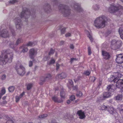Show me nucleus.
<instances>
[{"label":"nucleus","mask_w":123,"mask_h":123,"mask_svg":"<svg viewBox=\"0 0 123 123\" xmlns=\"http://www.w3.org/2000/svg\"><path fill=\"white\" fill-rule=\"evenodd\" d=\"M37 44V42H29L26 44V46H33Z\"/></svg>","instance_id":"nucleus-24"},{"label":"nucleus","mask_w":123,"mask_h":123,"mask_svg":"<svg viewBox=\"0 0 123 123\" xmlns=\"http://www.w3.org/2000/svg\"><path fill=\"white\" fill-rule=\"evenodd\" d=\"M75 99V96L74 95H72L70 97V99L71 101H73Z\"/></svg>","instance_id":"nucleus-44"},{"label":"nucleus","mask_w":123,"mask_h":123,"mask_svg":"<svg viewBox=\"0 0 123 123\" xmlns=\"http://www.w3.org/2000/svg\"><path fill=\"white\" fill-rule=\"evenodd\" d=\"M47 116L46 114H43L42 115H40L39 116V117L40 118H43L44 117H46Z\"/></svg>","instance_id":"nucleus-46"},{"label":"nucleus","mask_w":123,"mask_h":123,"mask_svg":"<svg viewBox=\"0 0 123 123\" xmlns=\"http://www.w3.org/2000/svg\"><path fill=\"white\" fill-rule=\"evenodd\" d=\"M44 9L45 11L47 13H49L51 11L50 6L48 4H46L45 5Z\"/></svg>","instance_id":"nucleus-17"},{"label":"nucleus","mask_w":123,"mask_h":123,"mask_svg":"<svg viewBox=\"0 0 123 123\" xmlns=\"http://www.w3.org/2000/svg\"><path fill=\"white\" fill-rule=\"evenodd\" d=\"M22 47L23 48L22 50L21 51L22 52L25 53L27 52L28 51V49L27 47Z\"/></svg>","instance_id":"nucleus-33"},{"label":"nucleus","mask_w":123,"mask_h":123,"mask_svg":"<svg viewBox=\"0 0 123 123\" xmlns=\"http://www.w3.org/2000/svg\"><path fill=\"white\" fill-rule=\"evenodd\" d=\"M54 52V51L52 49H50V50L49 53V55H50L51 54H53Z\"/></svg>","instance_id":"nucleus-41"},{"label":"nucleus","mask_w":123,"mask_h":123,"mask_svg":"<svg viewBox=\"0 0 123 123\" xmlns=\"http://www.w3.org/2000/svg\"><path fill=\"white\" fill-rule=\"evenodd\" d=\"M55 62V61L54 59L52 58L51 59L50 61L48 62V64L50 65L54 63Z\"/></svg>","instance_id":"nucleus-32"},{"label":"nucleus","mask_w":123,"mask_h":123,"mask_svg":"<svg viewBox=\"0 0 123 123\" xmlns=\"http://www.w3.org/2000/svg\"><path fill=\"white\" fill-rule=\"evenodd\" d=\"M75 58H72L71 59V62L72 63L74 60H75Z\"/></svg>","instance_id":"nucleus-60"},{"label":"nucleus","mask_w":123,"mask_h":123,"mask_svg":"<svg viewBox=\"0 0 123 123\" xmlns=\"http://www.w3.org/2000/svg\"><path fill=\"white\" fill-rule=\"evenodd\" d=\"M33 84L31 83H29L27 85V90H29L31 89L32 87Z\"/></svg>","instance_id":"nucleus-29"},{"label":"nucleus","mask_w":123,"mask_h":123,"mask_svg":"<svg viewBox=\"0 0 123 123\" xmlns=\"http://www.w3.org/2000/svg\"><path fill=\"white\" fill-rule=\"evenodd\" d=\"M52 77L51 75L48 74H47L45 77H42L41 78L40 80L42 82H44L47 80H49L51 79Z\"/></svg>","instance_id":"nucleus-13"},{"label":"nucleus","mask_w":123,"mask_h":123,"mask_svg":"<svg viewBox=\"0 0 123 123\" xmlns=\"http://www.w3.org/2000/svg\"><path fill=\"white\" fill-rule=\"evenodd\" d=\"M122 44L121 41L113 40L111 42V47L113 49L116 50L120 48Z\"/></svg>","instance_id":"nucleus-4"},{"label":"nucleus","mask_w":123,"mask_h":123,"mask_svg":"<svg viewBox=\"0 0 123 123\" xmlns=\"http://www.w3.org/2000/svg\"><path fill=\"white\" fill-rule=\"evenodd\" d=\"M116 86L119 88L122 89L123 88V80L119 79L116 82Z\"/></svg>","instance_id":"nucleus-12"},{"label":"nucleus","mask_w":123,"mask_h":123,"mask_svg":"<svg viewBox=\"0 0 123 123\" xmlns=\"http://www.w3.org/2000/svg\"><path fill=\"white\" fill-rule=\"evenodd\" d=\"M29 56L30 58L33 60L34 61V56L36 55L37 53V51L34 49L32 48L30 49L29 51Z\"/></svg>","instance_id":"nucleus-9"},{"label":"nucleus","mask_w":123,"mask_h":123,"mask_svg":"<svg viewBox=\"0 0 123 123\" xmlns=\"http://www.w3.org/2000/svg\"><path fill=\"white\" fill-rule=\"evenodd\" d=\"M59 9V11L61 12L64 16H67L70 15V10L68 6L61 5L60 6Z\"/></svg>","instance_id":"nucleus-3"},{"label":"nucleus","mask_w":123,"mask_h":123,"mask_svg":"<svg viewBox=\"0 0 123 123\" xmlns=\"http://www.w3.org/2000/svg\"><path fill=\"white\" fill-rule=\"evenodd\" d=\"M74 7L78 11L80 12L82 11V9L80 5H78V4H76L74 5Z\"/></svg>","instance_id":"nucleus-23"},{"label":"nucleus","mask_w":123,"mask_h":123,"mask_svg":"<svg viewBox=\"0 0 123 123\" xmlns=\"http://www.w3.org/2000/svg\"><path fill=\"white\" fill-rule=\"evenodd\" d=\"M102 55L103 56V58L105 59H108L110 58V55L109 54L105 51H102Z\"/></svg>","instance_id":"nucleus-16"},{"label":"nucleus","mask_w":123,"mask_h":123,"mask_svg":"<svg viewBox=\"0 0 123 123\" xmlns=\"http://www.w3.org/2000/svg\"><path fill=\"white\" fill-rule=\"evenodd\" d=\"M111 96V94L110 92H105L103 93L102 96L99 97V100H104L110 97Z\"/></svg>","instance_id":"nucleus-7"},{"label":"nucleus","mask_w":123,"mask_h":123,"mask_svg":"<svg viewBox=\"0 0 123 123\" xmlns=\"http://www.w3.org/2000/svg\"><path fill=\"white\" fill-rule=\"evenodd\" d=\"M52 99L55 102H58L59 103H61L63 102V100L62 99L61 100H58L57 97L54 96L52 98Z\"/></svg>","instance_id":"nucleus-21"},{"label":"nucleus","mask_w":123,"mask_h":123,"mask_svg":"<svg viewBox=\"0 0 123 123\" xmlns=\"http://www.w3.org/2000/svg\"><path fill=\"white\" fill-rule=\"evenodd\" d=\"M57 76L60 79H62L65 78L67 76V75L66 73L62 72L60 74L58 75Z\"/></svg>","instance_id":"nucleus-20"},{"label":"nucleus","mask_w":123,"mask_h":123,"mask_svg":"<svg viewBox=\"0 0 123 123\" xmlns=\"http://www.w3.org/2000/svg\"><path fill=\"white\" fill-rule=\"evenodd\" d=\"M61 34H63L65 32V28H62L61 30Z\"/></svg>","instance_id":"nucleus-42"},{"label":"nucleus","mask_w":123,"mask_h":123,"mask_svg":"<svg viewBox=\"0 0 123 123\" xmlns=\"http://www.w3.org/2000/svg\"><path fill=\"white\" fill-rule=\"evenodd\" d=\"M119 32L120 35H121L122 34H123V28H120L119 29Z\"/></svg>","instance_id":"nucleus-35"},{"label":"nucleus","mask_w":123,"mask_h":123,"mask_svg":"<svg viewBox=\"0 0 123 123\" xmlns=\"http://www.w3.org/2000/svg\"><path fill=\"white\" fill-rule=\"evenodd\" d=\"M2 103L3 104H6L7 103V102L6 100H4L3 101Z\"/></svg>","instance_id":"nucleus-61"},{"label":"nucleus","mask_w":123,"mask_h":123,"mask_svg":"<svg viewBox=\"0 0 123 123\" xmlns=\"http://www.w3.org/2000/svg\"><path fill=\"white\" fill-rule=\"evenodd\" d=\"M18 74L20 75L23 76L25 73V69L23 66L20 65L19 68L17 69Z\"/></svg>","instance_id":"nucleus-10"},{"label":"nucleus","mask_w":123,"mask_h":123,"mask_svg":"<svg viewBox=\"0 0 123 123\" xmlns=\"http://www.w3.org/2000/svg\"><path fill=\"white\" fill-rule=\"evenodd\" d=\"M116 61L118 63H123V54H120L117 55Z\"/></svg>","instance_id":"nucleus-11"},{"label":"nucleus","mask_w":123,"mask_h":123,"mask_svg":"<svg viewBox=\"0 0 123 123\" xmlns=\"http://www.w3.org/2000/svg\"><path fill=\"white\" fill-rule=\"evenodd\" d=\"M94 10H96L98 9L99 8V7L98 5H96L94 6Z\"/></svg>","instance_id":"nucleus-43"},{"label":"nucleus","mask_w":123,"mask_h":123,"mask_svg":"<svg viewBox=\"0 0 123 123\" xmlns=\"http://www.w3.org/2000/svg\"><path fill=\"white\" fill-rule=\"evenodd\" d=\"M6 123H14V121L9 118L7 120Z\"/></svg>","instance_id":"nucleus-34"},{"label":"nucleus","mask_w":123,"mask_h":123,"mask_svg":"<svg viewBox=\"0 0 123 123\" xmlns=\"http://www.w3.org/2000/svg\"><path fill=\"white\" fill-rule=\"evenodd\" d=\"M116 76L115 77L114 76H113L111 78V79L113 78V79L115 81H116L117 80H119V79L121 76V74L119 73H116Z\"/></svg>","instance_id":"nucleus-18"},{"label":"nucleus","mask_w":123,"mask_h":123,"mask_svg":"<svg viewBox=\"0 0 123 123\" xmlns=\"http://www.w3.org/2000/svg\"><path fill=\"white\" fill-rule=\"evenodd\" d=\"M122 98V94H118L115 97V99L117 100H121Z\"/></svg>","instance_id":"nucleus-25"},{"label":"nucleus","mask_w":123,"mask_h":123,"mask_svg":"<svg viewBox=\"0 0 123 123\" xmlns=\"http://www.w3.org/2000/svg\"><path fill=\"white\" fill-rule=\"evenodd\" d=\"M6 78V76L5 75H3L2 76V80H4Z\"/></svg>","instance_id":"nucleus-57"},{"label":"nucleus","mask_w":123,"mask_h":123,"mask_svg":"<svg viewBox=\"0 0 123 123\" xmlns=\"http://www.w3.org/2000/svg\"><path fill=\"white\" fill-rule=\"evenodd\" d=\"M83 95L82 92L80 91H78L77 92L76 96L79 97H81Z\"/></svg>","instance_id":"nucleus-28"},{"label":"nucleus","mask_w":123,"mask_h":123,"mask_svg":"<svg viewBox=\"0 0 123 123\" xmlns=\"http://www.w3.org/2000/svg\"><path fill=\"white\" fill-rule=\"evenodd\" d=\"M8 89L9 92H13L14 89V87L13 86H12L9 87Z\"/></svg>","instance_id":"nucleus-30"},{"label":"nucleus","mask_w":123,"mask_h":123,"mask_svg":"<svg viewBox=\"0 0 123 123\" xmlns=\"http://www.w3.org/2000/svg\"><path fill=\"white\" fill-rule=\"evenodd\" d=\"M69 47L72 49H74V46L73 44H70L69 46Z\"/></svg>","instance_id":"nucleus-49"},{"label":"nucleus","mask_w":123,"mask_h":123,"mask_svg":"<svg viewBox=\"0 0 123 123\" xmlns=\"http://www.w3.org/2000/svg\"><path fill=\"white\" fill-rule=\"evenodd\" d=\"M60 65L58 63H57L56 64V69L58 70L59 68Z\"/></svg>","instance_id":"nucleus-54"},{"label":"nucleus","mask_w":123,"mask_h":123,"mask_svg":"<svg viewBox=\"0 0 123 123\" xmlns=\"http://www.w3.org/2000/svg\"><path fill=\"white\" fill-rule=\"evenodd\" d=\"M23 42V40L22 39L20 38L18 39L17 40L15 44V45H17L19 43H21Z\"/></svg>","instance_id":"nucleus-31"},{"label":"nucleus","mask_w":123,"mask_h":123,"mask_svg":"<svg viewBox=\"0 0 123 123\" xmlns=\"http://www.w3.org/2000/svg\"><path fill=\"white\" fill-rule=\"evenodd\" d=\"M69 115L67 114H66L63 116V118L64 119H67L68 118Z\"/></svg>","instance_id":"nucleus-48"},{"label":"nucleus","mask_w":123,"mask_h":123,"mask_svg":"<svg viewBox=\"0 0 123 123\" xmlns=\"http://www.w3.org/2000/svg\"><path fill=\"white\" fill-rule=\"evenodd\" d=\"M14 20L15 23L16 28L18 29H20L22 26V24L20 18H16Z\"/></svg>","instance_id":"nucleus-8"},{"label":"nucleus","mask_w":123,"mask_h":123,"mask_svg":"<svg viewBox=\"0 0 123 123\" xmlns=\"http://www.w3.org/2000/svg\"><path fill=\"white\" fill-rule=\"evenodd\" d=\"M71 34L69 33H68L65 35V36L66 37H68L71 36Z\"/></svg>","instance_id":"nucleus-53"},{"label":"nucleus","mask_w":123,"mask_h":123,"mask_svg":"<svg viewBox=\"0 0 123 123\" xmlns=\"http://www.w3.org/2000/svg\"><path fill=\"white\" fill-rule=\"evenodd\" d=\"M69 83L71 85H72L73 84V82L72 80H69Z\"/></svg>","instance_id":"nucleus-55"},{"label":"nucleus","mask_w":123,"mask_h":123,"mask_svg":"<svg viewBox=\"0 0 123 123\" xmlns=\"http://www.w3.org/2000/svg\"><path fill=\"white\" fill-rule=\"evenodd\" d=\"M17 1L16 0H12L10 1L9 2L11 4H14L17 3Z\"/></svg>","instance_id":"nucleus-38"},{"label":"nucleus","mask_w":123,"mask_h":123,"mask_svg":"<svg viewBox=\"0 0 123 123\" xmlns=\"http://www.w3.org/2000/svg\"><path fill=\"white\" fill-rule=\"evenodd\" d=\"M64 42L63 41H61L60 42V44L61 45H62L64 44Z\"/></svg>","instance_id":"nucleus-58"},{"label":"nucleus","mask_w":123,"mask_h":123,"mask_svg":"<svg viewBox=\"0 0 123 123\" xmlns=\"http://www.w3.org/2000/svg\"><path fill=\"white\" fill-rule=\"evenodd\" d=\"M77 114L78 115L80 119H83L86 117L84 112L83 111L81 110L78 111L77 112Z\"/></svg>","instance_id":"nucleus-14"},{"label":"nucleus","mask_w":123,"mask_h":123,"mask_svg":"<svg viewBox=\"0 0 123 123\" xmlns=\"http://www.w3.org/2000/svg\"><path fill=\"white\" fill-rule=\"evenodd\" d=\"M0 36L4 38L8 37H9V34L7 30H3L1 32Z\"/></svg>","instance_id":"nucleus-15"},{"label":"nucleus","mask_w":123,"mask_h":123,"mask_svg":"<svg viewBox=\"0 0 123 123\" xmlns=\"http://www.w3.org/2000/svg\"><path fill=\"white\" fill-rule=\"evenodd\" d=\"M14 54L12 51H8L6 53L2 54L0 57V59L3 64L7 62H11L13 57Z\"/></svg>","instance_id":"nucleus-1"},{"label":"nucleus","mask_w":123,"mask_h":123,"mask_svg":"<svg viewBox=\"0 0 123 123\" xmlns=\"http://www.w3.org/2000/svg\"><path fill=\"white\" fill-rule=\"evenodd\" d=\"M48 59V57L47 56H45L43 59V60L44 61H46Z\"/></svg>","instance_id":"nucleus-52"},{"label":"nucleus","mask_w":123,"mask_h":123,"mask_svg":"<svg viewBox=\"0 0 123 123\" xmlns=\"http://www.w3.org/2000/svg\"><path fill=\"white\" fill-rule=\"evenodd\" d=\"M91 81L92 82H94L96 80L95 78L94 77H92L91 78Z\"/></svg>","instance_id":"nucleus-51"},{"label":"nucleus","mask_w":123,"mask_h":123,"mask_svg":"<svg viewBox=\"0 0 123 123\" xmlns=\"http://www.w3.org/2000/svg\"><path fill=\"white\" fill-rule=\"evenodd\" d=\"M88 54L89 55H90L92 53L91 51V48L90 47H89L88 48Z\"/></svg>","instance_id":"nucleus-39"},{"label":"nucleus","mask_w":123,"mask_h":123,"mask_svg":"<svg viewBox=\"0 0 123 123\" xmlns=\"http://www.w3.org/2000/svg\"><path fill=\"white\" fill-rule=\"evenodd\" d=\"M24 94V93H22L19 96V97H20V98H21L23 96V95Z\"/></svg>","instance_id":"nucleus-59"},{"label":"nucleus","mask_w":123,"mask_h":123,"mask_svg":"<svg viewBox=\"0 0 123 123\" xmlns=\"http://www.w3.org/2000/svg\"><path fill=\"white\" fill-rule=\"evenodd\" d=\"M12 48H13L15 46V45L14 44L13 42L11 43L9 45Z\"/></svg>","instance_id":"nucleus-40"},{"label":"nucleus","mask_w":123,"mask_h":123,"mask_svg":"<svg viewBox=\"0 0 123 123\" xmlns=\"http://www.w3.org/2000/svg\"><path fill=\"white\" fill-rule=\"evenodd\" d=\"M70 100H68L67 101V103H68V104H69L70 103Z\"/></svg>","instance_id":"nucleus-64"},{"label":"nucleus","mask_w":123,"mask_h":123,"mask_svg":"<svg viewBox=\"0 0 123 123\" xmlns=\"http://www.w3.org/2000/svg\"><path fill=\"white\" fill-rule=\"evenodd\" d=\"M108 109V111L110 114H112L113 113L114 110L113 108L109 107Z\"/></svg>","instance_id":"nucleus-26"},{"label":"nucleus","mask_w":123,"mask_h":123,"mask_svg":"<svg viewBox=\"0 0 123 123\" xmlns=\"http://www.w3.org/2000/svg\"><path fill=\"white\" fill-rule=\"evenodd\" d=\"M120 36L121 38L123 39V34H121V35H120Z\"/></svg>","instance_id":"nucleus-63"},{"label":"nucleus","mask_w":123,"mask_h":123,"mask_svg":"<svg viewBox=\"0 0 123 123\" xmlns=\"http://www.w3.org/2000/svg\"><path fill=\"white\" fill-rule=\"evenodd\" d=\"M86 32L87 37L91 41H92L93 39L92 35H90L89 32L88 31H86Z\"/></svg>","instance_id":"nucleus-27"},{"label":"nucleus","mask_w":123,"mask_h":123,"mask_svg":"<svg viewBox=\"0 0 123 123\" xmlns=\"http://www.w3.org/2000/svg\"><path fill=\"white\" fill-rule=\"evenodd\" d=\"M21 98H20V97L18 96H16V101L17 102H18L19 100Z\"/></svg>","instance_id":"nucleus-47"},{"label":"nucleus","mask_w":123,"mask_h":123,"mask_svg":"<svg viewBox=\"0 0 123 123\" xmlns=\"http://www.w3.org/2000/svg\"><path fill=\"white\" fill-rule=\"evenodd\" d=\"M65 91L63 90H62L60 92V95L61 98V99H64L65 98Z\"/></svg>","instance_id":"nucleus-22"},{"label":"nucleus","mask_w":123,"mask_h":123,"mask_svg":"<svg viewBox=\"0 0 123 123\" xmlns=\"http://www.w3.org/2000/svg\"><path fill=\"white\" fill-rule=\"evenodd\" d=\"M115 89V87L113 85H109L107 87V90L110 92H113L114 91Z\"/></svg>","instance_id":"nucleus-19"},{"label":"nucleus","mask_w":123,"mask_h":123,"mask_svg":"<svg viewBox=\"0 0 123 123\" xmlns=\"http://www.w3.org/2000/svg\"><path fill=\"white\" fill-rule=\"evenodd\" d=\"M30 14V11L26 9V10L23 9L20 16L21 18L27 19L29 17Z\"/></svg>","instance_id":"nucleus-6"},{"label":"nucleus","mask_w":123,"mask_h":123,"mask_svg":"<svg viewBox=\"0 0 123 123\" xmlns=\"http://www.w3.org/2000/svg\"><path fill=\"white\" fill-rule=\"evenodd\" d=\"M80 76H78L77 77V79H74V80L75 82H76V81H78L80 79Z\"/></svg>","instance_id":"nucleus-56"},{"label":"nucleus","mask_w":123,"mask_h":123,"mask_svg":"<svg viewBox=\"0 0 123 123\" xmlns=\"http://www.w3.org/2000/svg\"><path fill=\"white\" fill-rule=\"evenodd\" d=\"M90 74V72L88 71H86L84 72V74L86 75H89Z\"/></svg>","instance_id":"nucleus-45"},{"label":"nucleus","mask_w":123,"mask_h":123,"mask_svg":"<svg viewBox=\"0 0 123 123\" xmlns=\"http://www.w3.org/2000/svg\"><path fill=\"white\" fill-rule=\"evenodd\" d=\"M121 9H123V7L119 5H117L115 6L111 5L109 8L108 11L110 13H113Z\"/></svg>","instance_id":"nucleus-5"},{"label":"nucleus","mask_w":123,"mask_h":123,"mask_svg":"<svg viewBox=\"0 0 123 123\" xmlns=\"http://www.w3.org/2000/svg\"><path fill=\"white\" fill-rule=\"evenodd\" d=\"M106 19L104 16L97 18L95 21L94 25L97 28H103L105 26Z\"/></svg>","instance_id":"nucleus-2"},{"label":"nucleus","mask_w":123,"mask_h":123,"mask_svg":"<svg viewBox=\"0 0 123 123\" xmlns=\"http://www.w3.org/2000/svg\"><path fill=\"white\" fill-rule=\"evenodd\" d=\"M1 92L0 94L2 95V96L5 93L6 90L5 88H3L2 89L1 91Z\"/></svg>","instance_id":"nucleus-36"},{"label":"nucleus","mask_w":123,"mask_h":123,"mask_svg":"<svg viewBox=\"0 0 123 123\" xmlns=\"http://www.w3.org/2000/svg\"><path fill=\"white\" fill-rule=\"evenodd\" d=\"M33 65V62L32 61H30L29 62V66L30 67H31Z\"/></svg>","instance_id":"nucleus-50"},{"label":"nucleus","mask_w":123,"mask_h":123,"mask_svg":"<svg viewBox=\"0 0 123 123\" xmlns=\"http://www.w3.org/2000/svg\"><path fill=\"white\" fill-rule=\"evenodd\" d=\"M107 108V106L105 105H103L101 107V109L102 110H106Z\"/></svg>","instance_id":"nucleus-37"},{"label":"nucleus","mask_w":123,"mask_h":123,"mask_svg":"<svg viewBox=\"0 0 123 123\" xmlns=\"http://www.w3.org/2000/svg\"><path fill=\"white\" fill-rule=\"evenodd\" d=\"M73 89L74 90H77V87L75 86L73 87Z\"/></svg>","instance_id":"nucleus-62"}]
</instances>
